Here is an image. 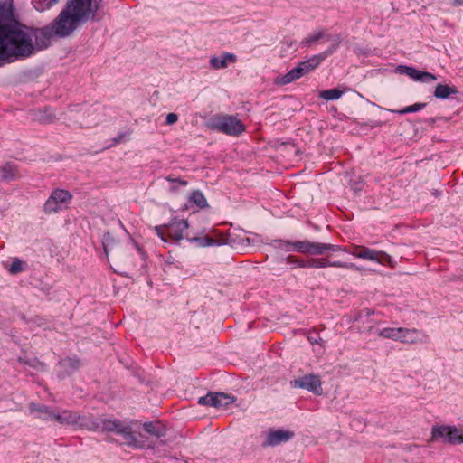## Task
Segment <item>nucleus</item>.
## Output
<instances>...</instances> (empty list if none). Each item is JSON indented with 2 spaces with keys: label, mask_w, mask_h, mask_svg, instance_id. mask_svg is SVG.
I'll list each match as a JSON object with an SVG mask.
<instances>
[{
  "label": "nucleus",
  "mask_w": 463,
  "mask_h": 463,
  "mask_svg": "<svg viewBox=\"0 0 463 463\" xmlns=\"http://www.w3.org/2000/svg\"><path fill=\"white\" fill-rule=\"evenodd\" d=\"M54 420L62 425H79L89 430L91 427V420H87L85 417L78 412L68 410L56 411Z\"/></svg>",
  "instance_id": "12"
},
{
  "label": "nucleus",
  "mask_w": 463,
  "mask_h": 463,
  "mask_svg": "<svg viewBox=\"0 0 463 463\" xmlns=\"http://www.w3.org/2000/svg\"><path fill=\"white\" fill-rule=\"evenodd\" d=\"M287 261H288V263H290V264H298V260L293 256H289L287 258Z\"/></svg>",
  "instance_id": "44"
},
{
  "label": "nucleus",
  "mask_w": 463,
  "mask_h": 463,
  "mask_svg": "<svg viewBox=\"0 0 463 463\" xmlns=\"http://www.w3.org/2000/svg\"><path fill=\"white\" fill-rule=\"evenodd\" d=\"M439 439L449 444H462L463 430L456 427L433 426L431 429V440L436 441Z\"/></svg>",
  "instance_id": "8"
},
{
  "label": "nucleus",
  "mask_w": 463,
  "mask_h": 463,
  "mask_svg": "<svg viewBox=\"0 0 463 463\" xmlns=\"http://www.w3.org/2000/svg\"><path fill=\"white\" fill-rule=\"evenodd\" d=\"M29 27L14 18L11 4L0 6V61L7 62L31 56L34 52Z\"/></svg>",
  "instance_id": "1"
},
{
  "label": "nucleus",
  "mask_w": 463,
  "mask_h": 463,
  "mask_svg": "<svg viewBox=\"0 0 463 463\" xmlns=\"http://www.w3.org/2000/svg\"><path fill=\"white\" fill-rule=\"evenodd\" d=\"M398 70L413 79L414 80L420 81L423 83H430L438 80L437 76L428 72L416 70L412 67L400 65Z\"/></svg>",
  "instance_id": "16"
},
{
  "label": "nucleus",
  "mask_w": 463,
  "mask_h": 463,
  "mask_svg": "<svg viewBox=\"0 0 463 463\" xmlns=\"http://www.w3.org/2000/svg\"><path fill=\"white\" fill-rule=\"evenodd\" d=\"M208 127L211 129L230 136H238L245 130L243 123L232 115H215L209 121Z\"/></svg>",
  "instance_id": "4"
},
{
  "label": "nucleus",
  "mask_w": 463,
  "mask_h": 463,
  "mask_svg": "<svg viewBox=\"0 0 463 463\" xmlns=\"http://www.w3.org/2000/svg\"><path fill=\"white\" fill-rule=\"evenodd\" d=\"M32 32V39L34 38V49H45L49 46L52 37L56 36L52 25L43 27L41 29H34L29 27Z\"/></svg>",
  "instance_id": "15"
},
{
  "label": "nucleus",
  "mask_w": 463,
  "mask_h": 463,
  "mask_svg": "<svg viewBox=\"0 0 463 463\" xmlns=\"http://www.w3.org/2000/svg\"><path fill=\"white\" fill-rule=\"evenodd\" d=\"M451 5L453 6H460L463 5V0H453Z\"/></svg>",
  "instance_id": "45"
},
{
  "label": "nucleus",
  "mask_w": 463,
  "mask_h": 463,
  "mask_svg": "<svg viewBox=\"0 0 463 463\" xmlns=\"http://www.w3.org/2000/svg\"><path fill=\"white\" fill-rule=\"evenodd\" d=\"M60 365L67 369L69 373H71L80 366V361L77 358L67 357L60 362Z\"/></svg>",
  "instance_id": "29"
},
{
  "label": "nucleus",
  "mask_w": 463,
  "mask_h": 463,
  "mask_svg": "<svg viewBox=\"0 0 463 463\" xmlns=\"http://www.w3.org/2000/svg\"><path fill=\"white\" fill-rule=\"evenodd\" d=\"M97 5H91L84 0H70L66 7L51 24L56 36L66 37L71 34L81 23L90 18L99 21Z\"/></svg>",
  "instance_id": "2"
},
{
  "label": "nucleus",
  "mask_w": 463,
  "mask_h": 463,
  "mask_svg": "<svg viewBox=\"0 0 463 463\" xmlns=\"http://www.w3.org/2000/svg\"><path fill=\"white\" fill-rule=\"evenodd\" d=\"M328 40L332 42L331 46L328 49L298 63V66L303 76L315 70L326 58L334 53L339 47L342 42V37L340 34H335L334 36H328Z\"/></svg>",
  "instance_id": "6"
},
{
  "label": "nucleus",
  "mask_w": 463,
  "mask_h": 463,
  "mask_svg": "<svg viewBox=\"0 0 463 463\" xmlns=\"http://www.w3.org/2000/svg\"><path fill=\"white\" fill-rule=\"evenodd\" d=\"M194 240L200 241L201 245H203V246H211V245L218 244L216 240L207 237V236L203 237V238H194Z\"/></svg>",
  "instance_id": "33"
},
{
  "label": "nucleus",
  "mask_w": 463,
  "mask_h": 463,
  "mask_svg": "<svg viewBox=\"0 0 463 463\" xmlns=\"http://www.w3.org/2000/svg\"><path fill=\"white\" fill-rule=\"evenodd\" d=\"M335 34H326L324 30H318L315 33L308 35L304 41L303 43L307 45H311L314 43H317L320 39L326 38L327 41L328 36H334Z\"/></svg>",
  "instance_id": "27"
},
{
  "label": "nucleus",
  "mask_w": 463,
  "mask_h": 463,
  "mask_svg": "<svg viewBox=\"0 0 463 463\" xmlns=\"http://www.w3.org/2000/svg\"><path fill=\"white\" fill-rule=\"evenodd\" d=\"M279 243L278 247L282 249V250H285L287 251H289V250H293V242H290V241H277Z\"/></svg>",
  "instance_id": "34"
},
{
  "label": "nucleus",
  "mask_w": 463,
  "mask_h": 463,
  "mask_svg": "<svg viewBox=\"0 0 463 463\" xmlns=\"http://www.w3.org/2000/svg\"><path fill=\"white\" fill-rule=\"evenodd\" d=\"M102 244L107 256L118 247V243L109 232L103 235Z\"/></svg>",
  "instance_id": "25"
},
{
  "label": "nucleus",
  "mask_w": 463,
  "mask_h": 463,
  "mask_svg": "<svg viewBox=\"0 0 463 463\" xmlns=\"http://www.w3.org/2000/svg\"><path fill=\"white\" fill-rule=\"evenodd\" d=\"M356 258L376 261L383 265L394 266V261L391 256L383 251H377L363 246H355L354 250L351 252Z\"/></svg>",
  "instance_id": "10"
},
{
  "label": "nucleus",
  "mask_w": 463,
  "mask_h": 463,
  "mask_svg": "<svg viewBox=\"0 0 463 463\" xmlns=\"http://www.w3.org/2000/svg\"><path fill=\"white\" fill-rule=\"evenodd\" d=\"M307 268H316V259H311L306 261Z\"/></svg>",
  "instance_id": "43"
},
{
  "label": "nucleus",
  "mask_w": 463,
  "mask_h": 463,
  "mask_svg": "<svg viewBox=\"0 0 463 463\" xmlns=\"http://www.w3.org/2000/svg\"><path fill=\"white\" fill-rule=\"evenodd\" d=\"M294 388L305 389L316 395L323 393L322 382L317 374H306L290 382Z\"/></svg>",
  "instance_id": "11"
},
{
  "label": "nucleus",
  "mask_w": 463,
  "mask_h": 463,
  "mask_svg": "<svg viewBox=\"0 0 463 463\" xmlns=\"http://www.w3.org/2000/svg\"><path fill=\"white\" fill-rule=\"evenodd\" d=\"M90 430L109 431L120 435L123 443L128 446L135 448H142L144 446L143 442L137 440V438L132 431L131 427L118 419L91 420V427H90Z\"/></svg>",
  "instance_id": "3"
},
{
  "label": "nucleus",
  "mask_w": 463,
  "mask_h": 463,
  "mask_svg": "<svg viewBox=\"0 0 463 463\" xmlns=\"http://www.w3.org/2000/svg\"><path fill=\"white\" fill-rule=\"evenodd\" d=\"M178 119V116L175 113H168L166 115L165 123L167 125H173L175 124Z\"/></svg>",
  "instance_id": "35"
},
{
  "label": "nucleus",
  "mask_w": 463,
  "mask_h": 463,
  "mask_svg": "<svg viewBox=\"0 0 463 463\" xmlns=\"http://www.w3.org/2000/svg\"><path fill=\"white\" fill-rule=\"evenodd\" d=\"M189 201L202 209L208 207V203H207V200H206L205 196L199 190H194L192 192V194L189 197Z\"/></svg>",
  "instance_id": "24"
},
{
  "label": "nucleus",
  "mask_w": 463,
  "mask_h": 463,
  "mask_svg": "<svg viewBox=\"0 0 463 463\" xmlns=\"http://www.w3.org/2000/svg\"><path fill=\"white\" fill-rule=\"evenodd\" d=\"M329 267V260L326 259H316V269Z\"/></svg>",
  "instance_id": "36"
},
{
  "label": "nucleus",
  "mask_w": 463,
  "mask_h": 463,
  "mask_svg": "<svg viewBox=\"0 0 463 463\" xmlns=\"http://www.w3.org/2000/svg\"><path fill=\"white\" fill-rule=\"evenodd\" d=\"M426 105H427L426 103H415L413 105L407 106L402 109H388V111H390L392 113H397L400 115H403L406 113H413V112L420 111V110L423 109L426 107Z\"/></svg>",
  "instance_id": "28"
},
{
  "label": "nucleus",
  "mask_w": 463,
  "mask_h": 463,
  "mask_svg": "<svg viewBox=\"0 0 463 463\" xmlns=\"http://www.w3.org/2000/svg\"><path fill=\"white\" fill-rule=\"evenodd\" d=\"M374 330V327L373 326H369L368 329H367V332L369 334H371L373 331Z\"/></svg>",
  "instance_id": "47"
},
{
  "label": "nucleus",
  "mask_w": 463,
  "mask_h": 463,
  "mask_svg": "<svg viewBox=\"0 0 463 463\" xmlns=\"http://www.w3.org/2000/svg\"><path fill=\"white\" fill-rule=\"evenodd\" d=\"M15 167L10 164H6L0 168V178L3 181H11L15 176Z\"/></svg>",
  "instance_id": "26"
},
{
  "label": "nucleus",
  "mask_w": 463,
  "mask_h": 463,
  "mask_svg": "<svg viewBox=\"0 0 463 463\" xmlns=\"http://www.w3.org/2000/svg\"><path fill=\"white\" fill-rule=\"evenodd\" d=\"M126 137L125 133H120L117 137L113 138V145H117L120 142H122Z\"/></svg>",
  "instance_id": "41"
},
{
  "label": "nucleus",
  "mask_w": 463,
  "mask_h": 463,
  "mask_svg": "<svg viewBox=\"0 0 463 463\" xmlns=\"http://www.w3.org/2000/svg\"><path fill=\"white\" fill-rule=\"evenodd\" d=\"M432 194L435 195V196H439V192L438 190H434L432 192Z\"/></svg>",
  "instance_id": "48"
},
{
  "label": "nucleus",
  "mask_w": 463,
  "mask_h": 463,
  "mask_svg": "<svg viewBox=\"0 0 463 463\" xmlns=\"http://www.w3.org/2000/svg\"><path fill=\"white\" fill-rule=\"evenodd\" d=\"M188 222L184 220L174 219L167 226V234L170 238L180 241L184 238V232L188 229Z\"/></svg>",
  "instance_id": "17"
},
{
  "label": "nucleus",
  "mask_w": 463,
  "mask_h": 463,
  "mask_svg": "<svg viewBox=\"0 0 463 463\" xmlns=\"http://www.w3.org/2000/svg\"><path fill=\"white\" fill-rule=\"evenodd\" d=\"M306 261H307V260H298V264H297V265H298V266H299V267H301V268H307Z\"/></svg>",
  "instance_id": "46"
},
{
  "label": "nucleus",
  "mask_w": 463,
  "mask_h": 463,
  "mask_svg": "<svg viewBox=\"0 0 463 463\" xmlns=\"http://www.w3.org/2000/svg\"><path fill=\"white\" fill-rule=\"evenodd\" d=\"M342 94L343 92L341 90L335 88L320 91L319 97L325 100H335L340 99Z\"/></svg>",
  "instance_id": "30"
},
{
  "label": "nucleus",
  "mask_w": 463,
  "mask_h": 463,
  "mask_svg": "<svg viewBox=\"0 0 463 463\" xmlns=\"http://www.w3.org/2000/svg\"><path fill=\"white\" fill-rule=\"evenodd\" d=\"M24 261L19 259H14L10 267L8 268V271L11 274H17L24 269Z\"/></svg>",
  "instance_id": "31"
},
{
  "label": "nucleus",
  "mask_w": 463,
  "mask_h": 463,
  "mask_svg": "<svg viewBox=\"0 0 463 463\" xmlns=\"http://www.w3.org/2000/svg\"><path fill=\"white\" fill-rule=\"evenodd\" d=\"M373 314V310H369V309H366V310H363L361 311L357 317H356V320L358 319H362L364 318V317H369L370 315Z\"/></svg>",
  "instance_id": "38"
},
{
  "label": "nucleus",
  "mask_w": 463,
  "mask_h": 463,
  "mask_svg": "<svg viewBox=\"0 0 463 463\" xmlns=\"http://www.w3.org/2000/svg\"><path fill=\"white\" fill-rule=\"evenodd\" d=\"M38 2H44V7L43 8H50L52 6H53L54 5H56L59 0H39Z\"/></svg>",
  "instance_id": "40"
},
{
  "label": "nucleus",
  "mask_w": 463,
  "mask_h": 463,
  "mask_svg": "<svg viewBox=\"0 0 463 463\" xmlns=\"http://www.w3.org/2000/svg\"><path fill=\"white\" fill-rule=\"evenodd\" d=\"M293 250L305 254L323 255L326 251H339L341 247L330 243L311 242L308 241H295Z\"/></svg>",
  "instance_id": "7"
},
{
  "label": "nucleus",
  "mask_w": 463,
  "mask_h": 463,
  "mask_svg": "<svg viewBox=\"0 0 463 463\" xmlns=\"http://www.w3.org/2000/svg\"><path fill=\"white\" fill-rule=\"evenodd\" d=\"M72 199L71 194L63 189H55L44 203L46 213H57L62 209L63 204H68Z\"/></svg>",
  "instance_id": "9"
},
{
  "label": "nucleus",
  "mask_w": 463,
  "mask_h": 463,
  "mask_svg": "<svg viewBox=\"0 0 463 463\" xmlns=\"http://www.w3.org/2000/svg\"><path fill=\"white\" fill-rule=\"evenodd\" d=\"M30 115L33 121L40 124H51L56 119L55 114L49 108L32 110Z\"/></svg>",
  "instance_id": "20"
},
{
  "label": "nucleus",
  "mask_w": 463,
  "mask_h": 463,
  "mask_svg": "<svg viewBox=\"0 0 463 463\" xmlns=\"http://www.w3.org/2000/svg\"><path fill=\"white\" fill-rule=\"evenodd\" d=\"M307 339L308 341L314 345V344H318L319 343V340H321L320 337H318L317 335H313L312 333H309L308 335H307Z\"/></svg>",
  "instance_id": "39"
},
{
  "label": "nucleus",
  "mask_w": 463,
  "mask_h": 463,
  "mask_svg": "<svg viewBox=\"0 0 463 463\" xmlns=\"http://www.w3.org/2000/svg\"><path fill=\"white\" fill-rule=\"evenodd\" d=\"M375 333L378 336L401 341L402 343H417L421 341L423 336L415 329H407L403 327H386L383 329H376Z\"/></svg>",
  "instance_id": "5"
},
{
  "label": "nucleus",
  "mask_w": 463,
  "mask_h": 463,
  "mask_svg": "<svg viewBox=\"0 0 463 463\" xmlns=\"http://www.w3.org/2000/svg\"><path fill=\"white\" fill-rule=\"evenodd\" d=\"M144 430L156 437L165 436L166 431L165 427L159 422H146Z\"/></svg>",
  "instance_id": "23"
},
{
  "label": "nucleus",
  "mask_w": 463,
  "mask_h": 463,
  "mask_svg": "<svg viewBox=\"0 0 463 463\" xmlns=\"http://www.w3.org/2000/svg\"><path fill=\"white\" fill-rule=\"evenodd\" d=\"M31 413H36V417L43 420H54L56 411L43 404L31 403L29 405Z\"/></svg>",
  "instance_id": "19"
},
{
  "label": "nucleus",
  "mask_w": 463,
  "mask_h": 463,
  "mask_svg": "<svg viewBox=\"0 0 463 463\" xmlns=\"http://www.w3.org/2000/svg\"><path fill=\"white\" fill-rule=\"evenodd\" d=\"M167 181L169 182H177L179 183L181 185H187V182L184 181V180H182L180 178H173L172 175H168L166 178H165Z\"/></svg>",
  "instance_id": "37"
},
{
  "label": "nucleus",
  "mask_w": 463,
  "mask_h": 463,
  "mask_svg": "<svg viewBox=\"0 0 463 463\" xmlns=\"http://www.w3.org/2000/svg\"><path fill=\"white\" fill-rule=\"evenodd\" d=\"M237 57L232 52H222L219 56H213L210 58L209 64L213 70L225 69L229 63H235Z\"/></svg>",
  "instance_id": "18"
},
{
  "label": "nucleus",
  "mask_w": 463,
  "mask_h": 463,
  "mask_svg": "<svg viewBox=\"0 0 463 463\" xmlns=\"http://www.w3.org/2000/svg\"><path fill=\"white\" fill-rule=\"evenodd\" d=\"M294 436L295 433L288 430L271 429L267 432L265 440L262 442L261 446L263 448L276 447L289 441L294 438Z\"/></svg>",
  "instance_id": "14"
},
{
  "label": "nucleus",
  "mask_w": 463,
  "mask_h": 463,
  "mask_svg": "<svg viewBox=\"0 0 463 463\" xmlns=\"http://www.w3.org/2000/svg\"><path fill=\"white\" fill-rule=\"evenodd\" d=\"M303 77L298 66L290 70L288 73L277 79L275 82L278 85H287Z\"/></svg>",
  "instance_id": "22"
},
{
  "label": "nucleus",
  "mask_w": 463,
  "mask_h": 463,
  "mask_svg": "<svg viewBox=\"0 0 463 463\" xmlns=\"http://www.w3.org/2000/svg\"><path fill=\"white\" fill-rule=\"evenodd\" d=\"M329 267H338L354 270H362V269L360 267H357L354 263H347L342 261H329Z\"/></svg>",
  "instance_id": "32"
},
{
  "label": "nucleus",
  "mask_w": 463,
  "mask_h": 463,
  "mask_svg": "<svg viewBox=\"0 0 463 463\" xmlns=\"http://www.w3.org/2000/svg\"><path fill=\"white\" fill-rule=\"evenodd\" d=\"M236 401L234 396L224 392H208L205 396L200 397L198 403L201 405L214 408L227 407Z\"/></svg>",
  "instance_id": "13"
},
{
  "label": "nucleus",
  "mask_w": 463,
  "mask_h": 463,
  "mask_svg": "<svg viewBox=\"0 0 463 463\" xmlns=\"http://www.w3.org/2000/svg\"><path fill=\"white\" fill-rule=\"evenodd\" d=\"M156 232L157 233V235L164 241H165V239L164 238V233H163V231H162V227L161 226H156Z\"/></svg>",
  "instance_id": "42"
},
{
  "label": "nucleus",
  "mask_w": 463,
  "mask_h": 463,
  "mask_svg": "<svg viewBox=\"0 0 463 463\" xmlns=\"http://www.w3.org/2000/svg\"><path fill=\"white\" fill-rule=\"evenodd\" d=\"M458 90L454 86H449L447 84H438L434 90L433 96L436 99H448L452 94H458Z\"/></svg>",
  "instance_id": "21"
}]
</instances>
